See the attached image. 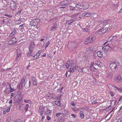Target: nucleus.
I'll list each match as a JSON object with an SVG mask.
<instances>
[{"label":"nucleus","mask_w":122,"mask_h":122,"mask_svg":"<svg viewBox=\"0 0 122 122\" xmlns=\"http://www.w3.org/2000/svg\"><path fill=\"white\" fill-rule=\"evenodd\" d=\"M112 5L113 6H112V7H118V6L117 5H116L115 4H114L113 5Z\"/></svg>","instance_id":"338daca9"},{"label":"nucleus","mask_w":122,"mask_h":122,"mask_svg":"<svg viewBox=\"0 0 122 122\" xmlns=\"http://www.w3.org/2000/svg\"><path fill=\"white\" fill-rule=\"evenodd\" d=\"M32 81H36V78L34 77H32Z\"/></svg>","instance_id":"6e6d98bb"},{"label":"nucleus","mask_w":122,"mask_h":122,"mask_svg":"<svg viewBox=\"0 0 122 122\" xmlns=\"http://www.w3.org/2000/svg\"><path fill=\"white\" fill-rule=\"evenodd\" d=\"M47 119L48 120H50L51 119V117L49 115H48L47 116Z\"/></svg>","instance_id":"052dcab7"},{"label":"nucleus","mask_w":122,"mask_h":122,"mask_svg":"<svg viewBox=\"0 0 122 122\" xmlns=\"http://www.w3.org/2000/svg\"><path fill=\"white\" fill-rule=\"evenodd\" d=\"M70 70L69 71L71 72H72L74 71V69L72 68H71L70 67Z\"/></svg>","instance_id":"4c0bfd02"},{"label":"nucleus","mask_w":122,"mask_h":122,"mask_svg":"<svg viewBox=\"0 0 122 122\" xmlns=\"http://www.w3.org/2000/svg\"><path fill=\"white\" fill-rule=\"evenodd\" d=\"M112 35L109 37L108 39V41L109 42H112L113 41Z\"/></svg>","instance_id":"a211bd4d"},{"label":"nucleus","mask_w":122,"mask_h":122,"mask_svg":"<svg viewBox=\"0 0 122 122\" xmlns=\"http://www.w3.org/2000/svg\"><path fill=\"white\" fill-rule=\"evenodd\" d=\"M86 7L85 6H83V5H82L81 6L79 4H77L76 5V8H80V7Z\"/></svg>","instance_id":"72a5a7b5"},{"label":"nucleus","mask_w":122,"mask_h":122,"mask_svg":"<svg viewBox=\"0 0 122 122\" xmlns=\"http://www.w3.org/2000/svg\"><path fill=\"white\" fill-rule=\"evenodd\" d=\"M39 21L38 19L34 20L30 22V24L32 26H35L38 25Z\"/></svg>","instance_id":"39448f33"},{"label":"nucleus","mask_w":122,"mask_h":122,"mask_svg":"<svg viewBox=\"0 0 122 122\" xmlns=\"http://www.w3.org/2000/svg\"><path fill=\"white\" fill-rule=\"evenodd\" d=\"M91 15V14L90 13H86L85 14V15H86V17H88L90 16Z\"/></svg>","instance_id":"49530a36"},{"label":"nucleus","mask_w":122,"mask_h":122,"mask_svg":"<svg viewBox=\"0 0 122 122\" xmlns=\"http://www.w3.org/2000/svg\"><path fill=\"white\" fill-rule=\"evenodd\" d=\"M90 41H89L88 39H87V38L85 41L84 43L85 44H88L90 43Z\"/></svg>","instance_id":"393cba45"},{"label":"nucleus","mask_w":122,"mask_h":122,"mask_svg":"<svg viewBox=\"0 0 122 122\" xmlns=\"http://www.w3.org/2000/svg\"><path fill=\"white\" fill-rule=\"evenodd\" d=\"M9 88V87H7L5 89V90L4 91V92L5 93H7L9 91V90H8V89Z\"/></svg>","instance_id":"c756f323"},{"label":"nucleus","mask_w":122,"mask_h":122,"mask_svg":"<svg viewBox=\"0 0 122 122\" xmlns=\"http://www.w3.org/2000/svg\"><path fill=\"white\" fill-rule=\"evenodd\" d=\"M36 81H32V84L33 86H36L37 85V84L36 83Z\"/></svg>","instance_id":"8fccbe9b"},{"label":"nucleus","mask_w":122,"mask_h":122,"mask_svg":"<svg viewBox=\"0 0 122 122\" xmlns=\"http://www.w3.org/2000/svg\"><path fill=\"white\" fill-rule=\"evenodd\" d=\"M112 37L113 38V40L116 41V39L117 38V36H112Z\"/></svg>","instance_id":"13d9d810"},{"label":"nucleus","mask_w":122,"mask_h":122,"mask_svg":"<svg viewBox=\"0 0 122 122\" xmlns=\"http://www.w3.org/2000/svg\"><path fill=\"white\" fill-rule=\"evenodd\" d=\"M24 102L25 103H28L29 102V101L28 100H24Z\"/></svg>","instance_id":"774afa93"},{"label":"nucleus","mask_w":122,"mask_h":122,"mask_svg":"<svg viewBox=\"0 0 122 122\" xmlns=\"http://www.w3.org/2000/svg\"><path fill=\"white\" fill-rule=\"evenodd\" d=\"M87 38V39H88L89 41H90V43L93 42L96 39L95 37L92 35L90 36Z\"/></svg>","instance_id":"6e6552de"},{"label":"nucleus","mask_w":122,"mask_h":122,"mask_svg":"<svg viewBox=\"0 0 122 122\" xmlns=\"http://www.w3.org/2000/svg\"><path fill=\"white\" fill-rule=\"evenodd\" d=\"M71 116L73 117L74 118H76V116L75 115H74V114H71Z\"/></svg>","instance_id":"680f3d73"},{"label":"nucleus","mask_w":122,"mask_h":122,"mask_svg":"<svg viewBox=\"0 0 122 122\" xmlns=\"http://www.w3.org/2000/svg\"><path fill=\"white\" fill-rule=\"evenodd\" d=\"M57 27V24L56 23L53 24V25L51 26L50 30L51 31H54L56 29Z\"/></svg>","instance_id":"9b49d317"},{"label":"nucleus","mask_w":122,"mask_h":122,"mask_svg":"<svg viewBox=\"0 0 122 122\" xmlns=\"http://www.w3.org/2000/svg\"><path fill=\"white\" fill-rule=\"evenodd\" d=\"M71 74L70 72L69 71H67L65 74V76L66 77H69V76Z\"/></svg>","instance_id":"b1692460"},{"label":"nucleus","mask_w":122,"mask_h":122,"mask_svg":"<svg viewBox=\"0 0 122 122\" xmlns=\"http://www.w3.org/2000/svg\"><path fill=\"white\" fill-rule=\"evenodd\" d=\"M114 87L115 88H114V89H115V90H117L119 92L121 93H122V88L120 86H114Z\"/></svg>","instance_id":"0eeeda50"},{"label":"nucleus","mask_w":122,"mask_h":122,"mask_svg":"<svg viewBox=\"0 0 122 122\" xmlns=\"http://www.w3.org/2000/svg\"><path fill=\"white\" fill-rule=\"evenodd\" d=\"M26 78H23L21 81L20 84L23 85V83L25 82Z\"/></svg>","instance_id":"5701e85b"},{"label":"nucleus","mask_w":122,"mask_h":122,"mask_svg":"<svg viewBox=\"0 0 122 122\" xmlns=\"http://www.w3.org/2000/svg\"><path fill=\"white\" fill-rule=\"evenodd\" d=\"M7 121L8 122H11V118L10 117H8L7 118Z\"/></svg>","instance_id":"c03bdc74"},{"label":"nucleus","mask_w":122,"mask_h":122,"mask_svg":"<svg viewBox=\"0 0 122 122\" xmlns=\"http://www.w3.org/2000/svg\"><path fill=\"white\" fill-rule=\"evenodd\" d=\"M23 24H22L20 25L19 26V28L20 29H21V30L23 29L24 28V27H23Z\"/></svg>","instance_id":"79ce46f5"},{"label":"nucleus","mask_w":122,"mask_h":122,"mask_svg":"<svg viewBox=\"0 0 122 122\" xmlns=\"http://www.w3.org/2000/svg\"><path fill=\"white\" fill-rule=\"evenodd\" d=\"M61 114V113H59L56 114V116L57 117H59Z\"/></svg>","instance_id":"603ef678"},{"label":"nucleus","mask_w":122,"mask_h":122,"mask_svg":"<svg viewBox=\"0 0 122 122\" xmlns=\"http://www.w3.org/2000/svg\"><path fill=\"white\" fill-rule=\"evenodd\" d=\"M97 56L99 57H101L102 56V53L100 51H98L97 52Z\"/></svg>","instance_id":"6ab92c4d"},{"label":"nucleus","mask_w":122,"mask_h":122,"mask_svg":"<svg viewBox=\"0 0 122 122\" xmlns=\"http://www.w3.org/2000/svg\"><path fill=\"white\" fill-rule=\"evenodd\" d=\"M102 65V63H101L100 61L99 60L96 62V63H95L94 64L95 66L97 65L98 66H100Z\"/></svg>","instance_id":"4468645a"},{"label":"nucleus","mask_w":122,"mask_h":122,"mask_svg":"<svg viewBox=\"0 0 122 122\" xmlns=\"http://www.w3.org/2000/svg\"><path fill=\"white\" fill-rule=\"evenodd\" d=\"M109 48L112 49V46H110L108 44L106 46H104L103 47L102 49L103 50H104V51H106L108 50Z\"/></svg>","instance_id":"1a4fd4ad"},{"label":"nucleus","mask_w":122,"mask_h":122,"mask_svg":"<svg viewBox=\"0 0 122 122\" xmlns=\"http://www.w3.org/2000/svg\"><path fill=\"white\" fill-rule=\"evenodd\" d=\"M29 51H28V52L27 53V56H30V55L32 53V50H31V49H29Z\"/></svg>","instance_id":"f3484780"},{"label":"nucleus","mask_w":122,"mask_h":122,"mask_svg":"<svg viewBox=\"0 0 122 122\" xmlns=\"http://www.w3.org/2000/svg\"><path fill=\"white\" fill-rule=\"evenodd\" d=\"M1 11H2L1 12V13H3L5 12L6 13V11H7V10L6 9H3L2 10H1Z\"/></svg>","instance_id":"c9c22d12"},{"label":"nucleus","mask_w":122,"mask_h":122,"mask_svg":"<svg viewBox=\"0 0 122 122\" xmlns=\"http://www.w3.org/2000/svg\"><path fill=\"white\" fill-rule=\"evenodd\" d=\"M44 109L43 107L40 106L38 110V112L40 114V115L42 116L43 113Z\"/></svg>","instance_id":"9d476101"},{"label":"nucleus","mask_w":122,"mask_h":122,"mask_svg":"<svg viewBox=\"0 0 122 122\" xmlns=\"http://www.w3.org/2000/svg\"><path fill=\"white\" fill-rule=\"evenodd\" d=\"M30 45L31 46H32L34 47L35 46V44L33 42H31V44Z\"/></svg>","instance_id":"0e129e2a"},{"label":"nucleus","mask_w":122,"mask_h":122,"mask_svg":"<svg viewBox=\"0 0 122 122\" xmlns=\"http://www.w3.org/2000/svg\"><path fill=\"white\" fill-rule=\"evenodd\" d=\"M24 84V86L25 88H27L30 87V81L29 78H26Z\"/></svg>","instance_id":"f03ea898"},{"label":"nucleus","mask_w":122,"mask_h":122,"mask_svg":"<svg viewBox=\"0 0 122 122\" xmlns=\"http://www.w3.org/2000/svg\"><path fill=\"white\" fill-rule=\"evenodd\" d=\"M50 42L49 41H48L46 42V44L45 48H46L50 44Z\"/></svg>","instance_id":"e433bc0d"},{"label":"nucleus","mask_w":122,"mask_h":122,"mask_svg":"<svg viewBox=\"0 0 122 122\" xmlns=\"http://www.w3.org/2000/svg\"><path fill=\"white\" fill-rule=\"evenodd\" d=\"M69 4L68 1L67 0L63 1L60 2L59 4V5L66 6Z\"/></svg>","instance_id":"423d86ee"},{"label":"nucleus","mask_w":122,"mask_h":122,"mask_svg":"<svg viewBox=\"0 0 122 122\" xmlns=\"http://www.w3.org/2000/svg\"><path fill=\"white\" fill-rule=\"evenodd\" d=\"M55 104L57 105L58 106H60L61 105V102L60 101H56L55 102Z\"/></svg>","instance_id":"dca6fc26"},{"label":"nucleus","mask_w":122,"mask_h":122,"mask_svg":"<svg viewBox=\"0 0 122 122\" xmlns=\"http://www.w3.org/2000/svg\"><path fill=\"white\" fill-rule=\"evenodd\" d=\"M51 111L49 110L46 109V113L47 114H49L51 112Z\"/></svg>","instance_id":"bb28decb"},{"label":"nucleus","mask_w":122,"mask_h":122,"mask_svg":"<svg viewBox=\"0 0 122 122\" xmlns=\"http://www.w3.org/2000/svg\"><path fill=\"white\" fill-rule=\"evenodd\" d=\"M4 15L8 17L12 18L13 17L12 15L5 14Z\"/></svg>","instance_id":"f704fd0d"},{"label":"nucleus","mask_w":122,"mask_h":122,"mask_svg":"<svg viewBox=\"0 0 122 122\" xmlns=\"http://www.w3.org/2000/svg\"><path fill=\"white\" fill-rule=\"evenodd\" d=\"M11 32L12 33H13V34H14V35L16 33V32L15 31V29H13Z\"/></svg>","instance_id":"a18cd8bd"},{"label":"nucleus","mask_w":122,"mask_h":122,"mask_svg":"<svg viewBox=\"0 0 122 122\" xmlns=\"http://www.w3.org/2000/svg\"><path fill=\"white\" fill-rule=\"evenodd\" d=\"M101 31H102V29H100L97 31V33L100 34V33H101Z\"/></svg>","instance_id":"ea45409f"},{"label":"nucleus","mask_w":122,"mask_h":122,"mask_svg":"<svg viewBox=\"0 0 122 122\" xmlns=\"http://www.w3.org/2000/svg\"><path fill=\"white\" fill-rule=\"evenodd\" d=\"M102 31L101 33H100V34L102 35L103 33H104L106 31V30L104 29V28H102Z\"/></svg>","instance_id":"c85d7f7f"},{"label":"nucleus","mask_w":122,"mask_h":122,"mask_svg":"<svg viewBox=\"0 0 122 122\" xmlns=\"http://www.w3.org/2000/svg\"><path fill=\"white\" fill-rule=\"evenodd\" d=\"M21 55V53L19 50H17V56L16 57V60H18V59H20Z\"/></svg>","instance_id":"f8f14e48"},{"label":"nucleus","mask_w":122,"mask_h":122,"mask_svg":"<svg viewBox=\"0 0 122 122\" xmlns=\"http://www.w3.org/2000/svg\"><path fill=\"white\" fill-rule=\"evenodd\" d=\"M71 105L73 106H75L76 104L75 102H74V101H72L71 103Z\"/></svg>","instance_id":"09e8293b"},{"label":"nucleus","mask_w":122,"mask_h":122,"mask_svg":"<svg viewBox=\"0 0 122 122\" xmlns=\"http://www.w3.org/2000/svg\"><path fill=\"white\" fill-rule=\"evenodd\" d=\"M77 14V13L76 14H74L72 15L71 16V17L72 18H73L74 17H76V15Z\"/></svg>","instance_id":"5fc2aeb1"},{"label":"nucleus","mask_w":122,"mask_h":122,"mask_svg":"<svg viewBox=\"0 0 122 122\" xmlns=\"http://www.w3.org/2000/svg\"><path fill=\"white\" fill-rule=\"evenodd\" d=\"M91 71H95V70H97V69L94 66L91 67H89Z\"/></svg>","instance_id":"412c9836"},{"label":"nucleus","mask_w":122,"mask_h":122,"mask_svg":"<svg viewBox=\"0 0 122 122\" xmlns=\"http://www.w3.org/2000/svg\"><path fill=\"white\" fill-rule=\"evenodd\" d=\"M122 101V96H120L119 97V102H121Z\"/></svg>","instance_id":"de8ad7c7"},{"label":"nucleus","mask_w":122,"mask_h":122,"mask_svg":"<svg viewBox=\"0 0 122 122\" xmlns=\"http://www.w3.org/2000/svg\"><path fill=\"white\" fill-rule=\"evenodd\" d=\"M78 68H79V67H78V66H76L74 67V69H75V70H78Z\"/></svg>","instance_id":"69168bd1"},{"label":"nucleus","mask_w":122,"mask_h":122,"mask_svg":"<svg viewBox=\"0 0 122 122\" xmlns=\"http://www.w3.org/2000/svg\"><path fill=\"white\" fill-rule=\"evenodd\" d=\"M78 72H81L82 71H82V70L81 69L80 67H79L78 69Z\"/></svg>","instance_id":"37998d69"},{"label":"nucleus","mask_w":122,"mask_h":122,"mask_svg":"<svg viewBox=\"0 0 122 122\" xmlns=\"http://www.w3.org/2000/svg\"><path fill=\"white\" fill-rule=\"evenodd\" d=\"M17 41L16 38L15 37H12L8 42V44L10 45L15 44Z\"/></svg>","instance_id":"20e7f679"},{"label":"nucleus","mask_w":122,"mask_h":122,"mask_svg":"<svg viewBox=\"0 0 122 122\" xmlns=\"http://www.w3.org/2000/svg\"><path fill=\"white\" fill-rule=\"evenodd\" d=\"M79 114H80V117L81 118H83L84 117V114H83V112H82V111L80 112Z\"/></svg>","instance_id":"4be33fe9"},{"label":"nucleus","mask_w":122,"mask_h":122,"mask_svg":"<svg viewBox=\"0 0 122 122\" xmlns=\"http://www.w3.org/2000/svg\"><path fill=\"white\" fill-rule=\"evenodd\" d=\"M95 64L93 62H91L90 65V67H91L92 66H95L94 65Z\"/></svg>","instance_id":"58836bf2"},{"label":"nucleus","mask_w":122,"mask_h":122,"mask_svg":"<svg viewBox=\"0 0 122 122\" xmlns=\"http://www.w3.org/2000/svg\"><path fill=\"white\" fill-rule=\"evenodd\" d=\"M10 107H9L8 108L6 109V111L7 112H9L10 110Z\"/></svg>","instance_id":"3c124183"},{"label":"nucleus","mask_w":122,"mask_h":122,"mask_svg":"<svg viewBox=\"0 0 122 122\" xmlns=\"http://www.w3.org/2000/svg\"><path fill=\"white\" fill-rule=\"evenodd\" d=\"M34 48V47L33 46H31L30 45L29 46V49H31V50H33Z\"/></svg>","instance_id":"864d4df0"},{"label":"nucleus","mask_w":122,"mask_h":122,"mask_svg":"<svg viewBox=\"0 0 122 122\" xmlns=\"http://www.w3.org/2000/svg\"><path fill=\"white\" fill-rule=\"evenodd\" d=\"M115 80L118 82H121L122 81V77L119 75L116 77Z\"/></svg>","instance_id":"ddd939ff"},{"label":"nucleus","mask_w":122,"mask_h":122,"mask_svg":"<svg viewBox=\"0 0 122 122\" xmlns=\"http://www.w3.org/2000/svg\"><path fill=\"white\" fill-rule=\"evenodd\" d=\"M9 84H10L9 82H7L6 84H5V87L6 88L9 87Z\"/></svg>","instance_id":"a19ab883"},{"label":"nucleus","mask_w":122,"mask_h":122,"mask_svg":"<svg viewBox=\"0 0 122 122\" xmlns=\"http://www.w3.org/2000/svg\"><path fill=\"white\" fill-rule=\"evenodd\" d=\"M75 21V20L70 19L67 21V23L68 25H71V23Z\"/></svg>","instance_id":"2eb2a0df"},{"label":"nucleus","mask_w":122,"mask_h":122,"mask_svg":"<svg viewBox=\"0 0 122 122\" xmlns=\"http://www.w3.org/2000/svg\"><path fill=\"white\" fill-rule=\"evenodd\" d=\"M24 105L22 104L20 105L19 107V109L21 110H23V109Z\"/></svg>","instance_id":"cd10ccee"},{"label":"nucleus","mask_w":122,"mask_h":122,"mask_svg":"<svg viewBox=\"0 0 122 122\" xmlns=\"http://www.w3.org/2000/svg\"><path fill=\"white\" fill-rule=\"evenodd\" d=\"M17 88L19 90L23 88V85L20 84H18L17 85Z\"/></svg>","instance_id":"aec40b11"},{"label":"nucleus","mask_w":122,"mask_h":122,"mask_svg":"<svg viewBox=\"0 0 122 122\" xmlns=\"http://www.w3.org/2000/svg\"><path fill=\"white\" fill-rule=\"evenodd\" d=\"M14 35V34H13L11 32V33L10 34L9 36H13Z\"/></svg>","instance_id":"e2e57ef3"},{"label":"nucleus","mask_w":122,"mask_h":122,"mask_svg":"<svg viewBox=\"0 0 122 122\" xmlns=\"http://www.w3.org/2000/svg\"><path fill=\"white\" fill-rule=\"evenodd\" d=\"M110 94L111 95V96L112 97H113L114 96V95L113 94V93L112 92H109Z\"/></svg>","instance_id":"bf43d9fd"},{"label":"nucleus","mask_w":122,"mask_h":122,"mask_svg":"<svg viewBox=\"0 0 122 122\" xmlns=\"http://www.w3.org/2000/svg\"><path fill=\"white\" fill-rule=\"evenodd\" d=\"M120 64L119 63L112 62L110 64L109 67L112 71H115L120 68L121 66Z\"/></svg>","instance_id":"f257e3e1"},{"label":"nucleus","mask_w":122,"mask_h":122,"mask_svg":"<svg viewBox=\"0 0 122 122\" xmlns=\"http://www.w3.org/2000/svg\"><path fill=\"white\" fill-rule=\"evenodd\" d=\"M15 122H24V121L23 119H18L16 120Z\"/></svg>","instance_id":"473e14b6"},{"label":"nucleus","mask_w":122,"mask_h":122,"mask_svg":"<svg viewBox=\"0 0 122 122\" xmlns=\"http://www.w3.org/2000/svg\"><path fill=\"white\" fill-rule=\"evenodd\" d=\"M111 108V107L109 106L108 107H106L105 109V110L107 111H109Z\"/></svg>","instance_id":"7c9ffc66"},{"label":"nucleus","mask_w":122,"mask_h":122,"mask_svg":"<svg viewBox=\"0 0 122 122\" xmlns=\"http://www.w3.org/2000/svg\"><path fill=\"white\" fill-rule=\"evenodd\" d=\"M40 55V54H38V53H37L33 57L37 59L38 58L39 56Z\"/></svg>","instance_id":"a878e982"},{"label":"nucleus","mask_w":122,"mask_h":122,"mask_svg":"<svg viewBox=\"0 0 122 122\" xmlns=\"http://www.w3.org/2000/svg\"><path fill=\"white\" fill-rule=\"evenodd\" d=\"M97 103L98 102H97L96 100L92 102V104H95Z\"/></svg>","instance_id":"4d7b16f0"},{"label":"nucleus","mask_w":122,"mask_h":122,"mask_svg":"<svg viewBox=\"0 0 122 122\" xmlns=\"http://www.w3.org/2000/svg\"><path fill=\"white\" fill-rule=\"evenodd\" d=\"M29 105L28 104H26V106L25 107V110L26 112L28 110V109L29 107Z\"/></svg>","instance_id":"2f4dec72"},{"label":"nucleus","mask_w":122,"mask_h":122,"mask_svg":"<svg viewBox=\"0 0 122 122\" xmlns=\"http://www.w3.org/2000/svg\"><path fill=\"white\" fill-rule=\"evenodd\" d=\"M74 65V63L73 61H68L67 63L65 64V66L67 67V68L69 69L71 67H73Z\"/></svg>","instance_id":"7ed1b4c3"}]
</instances>
